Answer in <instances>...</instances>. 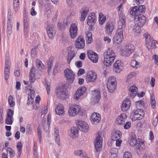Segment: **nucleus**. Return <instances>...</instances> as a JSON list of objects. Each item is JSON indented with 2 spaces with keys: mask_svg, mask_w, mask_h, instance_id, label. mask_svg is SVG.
Here are the masks:
<instances>
[{
  "mask_svg": "<svg viewBox=\"0 0 158 158\" xmlns=\"http://www.w3.org/2000/svg\"><path fill=\"white\" fill-rule=\"evenodd\" d=\"M129 144L132 146L135 147V150L138 154H139L143 150V147L144 146V142L142 139L137 140L135 135L128 141Z\"/></svg>",
  "mask_w": 158,
  "mask_h": 158,
  "instance_id": "1",
  "label": "nucleus"
},
{
  "mask_svg": "<svg viewBox=\"0 0 158 158\" xmlns=\"http://www.w3.org/2000/svg\"><path fill=\"white\" fill-rule=\"evenodd\" d=\"M116 85L115 77L114 76L110 77L107 82V87L108 91L110 93L113 92L116 89Z\"/></svg>",
  "mask_w": 158,
  "mask_h": 158,
  "instance_id": "2",
  "label": "nucleus"
},
{
  "mask_svg": "<svg viewBox=\"0 0 158 158\" xmlns=\"http://www.w3.org/2000/svg\"><path fill=\"white\" fill-rule=\"evenodd\" d=\"M123 38V28H119L116 31L115 35L113 39V41L114 43L119 44L122 42Z\"/></svg>",
  "mask_w": 158,
  "mask_h": 158,
  "instance_id": "3",
  "label": "nucleus"
},
{
  "mask_svg": "<svg viewBox=\"0 0 158 158\" xmlns=\"http://www.w3.org/2000/svg\"><path fill=\"white\" fill-rule=\"evenodd\" d=\"M145 7L143 5H141L139 7L135 6L131 8L130 11V14L132 16L136 15H142L141 13L144 12L145 11Z\"/></svg>",
  "mask_w": 158,
  "mask_h": 158,
  "instance_id": "4",
  "label": "nucleus"
},
{
  "mask_svg": "<svg viewBox=\"0 0 158 158\" xmlns=\"http://www.w3.org/2000/svg\"><path fill=\"white\" fill-rule=\"evenodd\" d=\"M64 73L67 81L69 83H73L75 79V76L73 71L69 69H67L64 70Z\"/></svg>",
  "mask_w": 158,
  "mask_h": 158,
  "instance_id": "5",
  "label": "nucleus"
},
{
  "mask_svg": "<svg viewBox=\"0 0 158 158\" xmlns=\"http://www.w3.org/2000/svg\"><path fill=\"white\" fill-rule=\"evenodd\" d=\"M101 132H98V135L96 136L94 143L95 148L97 151H99L101 149L102 140V138L101 136Z\"/></svg>",
  "mask_w": 158,
  "mask_h": 158,
  "instance_id": "6",
  "label": "nucleus"
},
{
  "mask_svg": "<svg viewBox=\"0 0 158 158\" xmlns=\"http://www.w3.org/2000/svg\"><path fill=\"white\" fill-rule=\"evenodd\" d=\"M132 114L133 115L132 119L134 120L142 119L144 114L143 110L141 109L134 110Z\"/></svg>",
  "mask_w": 158,
  "mask_h": 158,
  "instance_id": "7",
  "label": "nucleus"
},
{
  "mask_svg": "<svg viewBox=\"0 0 158 158\" xmlns=\"http://www.w3.org/2000/svg\"><path fill=\"white\" fill-rule=\"evenodd\" d=\"M134 16V20L135 22H138L137 23L141 27L145 23L147 19L146 17L143 15H132Z\"/></svg>",
  "mask_w": 158,
  "mask_h": 158,
  "instance_id": "8",
  "label": "nucleus"
},
{
  "mask_svg": "<svg viewBox=\"0 0 158 158\" xmlns=\"http://www.w3.org/2000/svg\"><path fill=\"white\" fill-rule=\"evenodd\" d=\"M134 47L133 45L131 44L126 45L123 52H122V55L125 57H128L133 52Z\"/></svg>",
  "mask_w": 158,
  "mask_h": 158,
  "instance_id": "9",
  "label": "nucleus"
},
{
  "mask_svg": "<svg viewBox=\"0 0 158 158\" xmlns=\"http://www.w3.org/2000/svg\"><path fill=\"white\" fill-rule=\"evenodd\" d=\"M105 28V31L107 34L109 35H111L114 29V23L111 21H108L106 24Z\"/></svg>",
  "mask_w": 158,
  "mask_h": 158,
  "instance_id": "10",
  "label": "nucleus"
},
{
  "mask_svg": "<svg viewBox=\"0 0 158 158\" xmlns=\"http://www.w3.org/2000/svg\"><path fill=\"white\" fill-rule=\"evenodd\" d=\"M80 111V106L77 105H74L69 107L68 113L70 116H74L78 114Z\"/></svg>",
  "mask_w": 158,
  "mask_h": 158,
  "instance_id": "11",
  "label": "nucleus"
},
{
  "mask_svg": "<svg viewBox=\"0 0 158 158\" xmlns=\"http://www.w3.org/2000/svg\"><path fill=\"white\" fill-rule=\"evenodd\" d=\"M75 44L76 48L78 49L83 48L85 46V40L82 36H79L76 39Z\"/></svg>",
  "mask_w": 158,
  "mask_h": 158,
  "instance_id": "12",
  "label": "nucleus"
},
{
  "mask_svg": "<svg viewBox=\"0 0 158 158\" xmlns=\"http://www.w3.org/2000/svg\"><path fill=\"white\" fill-rule=\"evenodd\" d=\"M14 110L9 109L7 111V116L5 120L6 123L7 124L11 125L13 123Z\"/></svg>",
  "mask_w": 158,
  "mask_h": 158,
  "instance_id": "13",
  "label": "nucleus"
},
{
  "mask_svg": "<svg viewBox=\"0 0 158 158\" xmlns=\"http://www.w3.org/2000/svg\"><path fill=\"white\" fill-rule=\"evenodd\" d=\"M77 28L75 23H72L71 24L69 29V32L70 35L72 38H75L77 34Z\"/></svg>",
  "mask_w": 158,
  "mask_h": 158,
  "instance_id": "14",
  "label": "nucleus"
},
{
  "mask_svg": "<svg viewBox=\"0 0 158 158\" xmlns=\"http://www.w3.org/2000/svg\"><path fill=\"white\" fill-rule=\"evenodd\" d=\"M86 88L85 87H83L78 89L74 95V98L75 100H78L80 97L85 92Z\"/></svg>",
  "mask_w": 158,
  "mask_h": 158,
  "instance_id": "15",
  "label": "nucleus"
},
{
  "mask_svg": "<svg viewBox=\"0 0 158 158\" xmlns=\"http://www.w3.org/2000/svg\"><path fill=\"white\" fill-rule=\"evenodd\" d=\"M101 120V116L98 113H94L91 116L90 120L92 123L97 124Z\"/></svg>",
  "mask_w": 158,
  "mask_h": 158,
  "instance_id": "16",
  "label": "nucleus"
},
{
  "mask_svg": "<svg viewBox=\"0 0 158 158\" xmlns=\"http://www.w3.org/2000/svg\"><path fill=\"white\" fill-rule=\"evenodd\" d=\"M96 20L97 17L95 13H90L88 17L87 23L88 25L92 26L94 25Z\"/></svg>",
  "mask_w": 158,
  "mask_h": 158,
  "instance_id": "17",
  "label": "nucleus"
},
{
  "mask_svg": "<svg viewBox=\"0 0 158 158\" xmlns=\"http://www.w3.org/2000/svg\"><path fill=\"white\" fill-rule=\"evenodd\" d=\"M77 127L80 131L87 132L88 131L89 126L88 125L83 121H79L77 124Z\"/></svg>",
  "mask_w": 158,
  "mask_h": 158,
  "instance_id": "18",
  "label": "nucleus"
},
{
  "mask_svg": "<svg viewBox=\"0 0 158 158\" xmlns=\"http://www.w3.org/2000/svg\"><path fill=\"white\" fill-rule=\"evenodd\" d=\"M56 94L58 98L61 100L66 98L67 95L66 91L62 88H59L56 90Z\"/></svg>",
  "mask_w": 158,
  "mask_h": 158,
  "instance_id": "19",
  "label": "nucleus"
},
{
  "mask_svg": "<svg viewBox=\"0 0 158 158\" xmlns=\"http://www.w3.org/2000/svg\"><path fill=\"white\" fill-rule=\"evenodd\" d=\"M127 115L125 113L121 114L116 119V123L119 125H122L124 124L126 120Z\"/></svg>",
  "mask_w": 158,
  "mask_h": 158,
  "instance_id": "20",
  "label": "nucleus"
},
{
  "mask_svg": "<svg viewBox=\"0 0 158 158\" xmlns=\"http://www.w3.org/2000/svg\"><path fill=\"white\" fill-rule=\"evenodd\" d=\"M97 77V75L95 72L89 71L87 73L86 80L89 82H93L96 80Z\"/></svg>",
  "mask_w": 158,
  "mask_h": 158,
  "instance_id": "21",
  "label": "nucleus"
},
{
  "mask_svg": "<svg viewBox=\"0 0 158 158\" xmlns=\"http://www.w3.org/2000/svg\"><path fill=\"white\" fill-rule=\"evenodd\" d=\"M123 68V64L120 60H117L114 64L113 69L116 73H119Z\"/></svg>",
  "mask_w": 158,
  "mask_h": 158,
  "instance_id": "22",
  "label": "nucleus"
},
{
  "mask_svg": "<svg viewBox=\"0 0 158 158\" xmlns=\"http://www.w3.org/2000/svg\"><path fill=\"white\" fill-rule=\"evenodd\" d=\"M131 102L130 100L128 98H126L123 101L121 106V109L123 111H126L129 109L131 106Z\"/></svg>",
  "mask_w": 158,
  "mask_h": 158,
  "instance_id": "23",
  "label": "nucleus"
},
{
  "mask_svg": "<svg viewBox=\"0 0 158 158\" xmlns=\"http://www.w3.org/2000/svg\"><path fill=\"white\" fill-rule=\"evenodd\" d=\"M104 59H111V58L112 59H114L115 56V55L111 48H108L107 52L106 53H104Z\"/></svg>",
  "mask_w": 158,
  "mask_h": 158,
  "instance_id": "24",
  "label": "nucleus"
},
{
  "mask_svg": "<svg viewBox=\"0 0 158 158\" xmlns=\"http://www.w3.org/2000/svg\"><path fill=\"white\" fill-rule=\"evenodd\" d=\"M47 31L49 37L52 38L55 35L56 33L53 27L51 24L48 25L47 27Z\"/></svg>",
  "mask_w": 158,
  "mask_h": 158,
  "instance_id": "25",
  "label": "nucleus"
},
{
  "mask_svg": "<svg viewBox=\"0 0 158 158\" xmlns=\"http://www.w3.org/2000/svg\"><path fill=\"white\" fill-rule=\"evenodd\" d=\"M55 111L56 113L59 115H64V107L63 105L59 103L55 109Z\"/></svg>",
  "mask_w": 158,
  "mask_h": 158,
  "instance_id": "26",
  "label": "nucleus"
},
{
  "mask_svg": "<svg viewBox=\"0 0 158 158\" xmlns=\"http://www.w3.org/2000/svg\"><path fill=\"white\" fill-rule=\"evenodd\" d=\"M87 55L89 59H98V54L91 50L87 51Z\"/></svg>",
  "mask_w": 158,
  "mask_h": 158,
  "instance_id": "27",
  "label": "nucleus"
},
{
  "mask_svg": "<svg viewBox=\"0 0 158 158\" xmlns=\"http://www.w3.org/2000/svg\"><path fill=\"white\" fill-rule=\"evenodd\" d=\"M137 91V87L134 85L131 86L129 89V93L132 98H134L136 95Z\"/></svg>",
  "mask_w": 158,
  "mask_h": 158,
  "instance_id": "28",
  "label": "nucleus"
},
{
  "mask_svg": "<svg viewBox=\"0 0 158 158\" xmlns=\"http://www.w3.org/2000/svg\"><path fill=\"white\" fill-rule=\"evenodd\" d=\"M36 70L34 66H32L30 70V82L33 83L35 79V71Z\"/></svg>",
  "mask_w": 158,
  "mask_h": 158,
  "instance_id": "29",
  "label": "nucleus"
},
{
  "mask_svg": "<svg viewBox=\"0 0 158 158\" xmlns=\"http://www.w3.org/2000/svg\"><path fill=\"white\" fill-rule=\"evenodd\" d=\"M121 135L122 133L119 131L114 132L112 134L111 139L112 140L115 141L116 140L120 139Z\"/></svg>",
  "mask_w": 158,
  "mask_h": 158,
  "instance_id": "30",
  "label": "nucleus"
},
{
  "mask_svg": "<svg viewBox=\"0 0 158 158\" xmlns=\"http://www.w3.org/2000/svg\"><path fill=\"white\" fill-rule=\"evenodd\" d=\"M68 50L69 52L68 53L67 59H73L76 57V54L74 50L72 49L71 46L68 47Z\"/></svg>",
  "mask_w": 158,
  "mask_h": 158,
  "instance_id": "31",
  "label": "nucleus"
},
{
  "mask_svg": "<svg viewBox=\"0 0 158 158\" xmlns=\"http://www.w3.org/2000/svg\"><path fill=\"white\" fill-rule=\"evenodd\" d=\"M123 13H121L119 15V24L122 26L121 27L125 28L126 27V19Z\"/></svg>",
  "mask_w": 158,
  "mask_h": 158,
  "instance_id": "32",
  "label": "nucleus"
},
{
  "mask_svg": "<svg viewBox=\"0 0 158 158\" xmlns=\"http://www.w3.org/2000/svg\"><path fill=\"white\" fill-rule=\"evenodd\" d=\"M23 147V144L21 142H18L16 145V148L18 150L17 156V158H19L20 155L22 152V148Z\"/></svg>",
  "mask_w": 158,
  "mask_h": 158,
  "instance_id": "33",
  "label": "nucleus"
},
{
  "mask_svg": "<svg viewBox=\"0 0 158 158\" xmlns=\"http://www.w3.org/2000/svg\"><path fill=\"white\" fill-rule=\"evenodd\" d=\"M88 10L86 9V10L84 9H82V10L81 11V17L80 18V19L81 21H84L86 16L87 15L88 12Z\"/></svg>",
  "mask_w": 158,
  "mask_h": 158,
  "instance_id": "34",
  "label": "nucleus"
},
{
  "mask_svg": "<svg viewBox=\"0 0 158 158\" xmlns=\"http://www.w3.org/2000/svg\"><path fill=\"white\" fill-rule=\"evenodd\" d=\"M28 18L27 16L25 15L24 16L23 22L24 26V31L25 32H27L28 28V27L29 23H28Z\"/></svg>",
  "mask_w": 158,
  "mask_h": 158,
  "instance_id": "35",
  "label": "nucleus"
},
{
  "mask_svg": "<svg viewBox=\"0 0 158 158\" xmlns=\"http://www.w3.org/2000/svg\"><path fill=\"white\" fill-rule=\"evenodd\" d=\"M71 134L70 136L74 138L76 137V135L78 133V131L77 128L74 127H72L71 128Z\"/></svg>",
  "mask_w": 158,
  "mask_h": 158,
  "instance_id": "36",
  "label": "nucleus"
},
{
  "mask_svg": "<svg viewBox=\"0 0 158 158\" xmlns=\"http://www.w3.org/2000/svg\"><path fill=\"white\" fill-rule=\"evenodd\" d=\"M13 24V22H7V33L8 35H10L12 33Z\"/></svg>",
  "mask_w": 158,
  "mask_h": 158,
  "instance_id": "37",
  "label": "nucleus"
},
{
  "mask_svg": "<svg viewBox=\"0 0 158 158\" xmlns=\"http://www.w3.org/2000/svg\"><path fill=\"white\" fill-rule=\"evenodd\" d=\"M36 66L38 69L40 71L42 72L44 68V66L40 60H36Z\"/></svg>",
  "mask_w": 158,
  "mask_h": 158,
  "instance_id": "38",
  "label": "nucleus"
},
{
  "mask_svg": "<svg viewBox=\"0 0 158 158\" xmlns=\"http://www.w3.org/2000/svg\"><path fill=\"white\" fill-rule=\"evenodd\" d=\"M106 17L104 16L102 13H100L99 14V24L101 25H103L105 22L106 21Z\"/></svg>",
  "mask_w": 158,
  "mask_h": 158,
  "instance_id": "39",
  "label": "nucleus"
},
{
  "mask_svg": "<svg viewBox=\"0 0 158 158\" xmlns=\"http://www.w3.org/2000/svg\"><path fill=\"white\" fill-rule=\"evenodd\" d=\"M142 27L140 26L139 24L136 23L133 27V31L135 33V34H136L139 33L141 31V27Z\"/></svg>",
  "mask_w": 158,
  "mask_h": 158,
  "instance_id": "40",
  "label": "nucleus"
},
{
  "mask_svg": "<svg viewBox=\"0 0 158 158\" xmlns=\"http://www.w3.org/2000/svg\"><path fill=\"white\" fill-rule=\"evenodd\" d=\"M150 103L152 108L154 109L156 106V102L154 94H151L150 97Z\"/></svg>",
  "mask_w": 158,
  "mask_h": 158,
  "instance_id": "41",
  "label": "nucleus"
},
{
  "mask_svg": "<svg viewBox=\"0 0 158 158\" xmlns=\"http://www.w3.org/2000/svg\"><path fill=\"white\" fill-rule=\"evenodd\" d=\"M131 64L132 67L136 69L140 66V63L137 61L136 60H132L131 62Z\"/></svg>",
  "mask_w": 158,
  "mask_h": 158,
  "instance_id": "42",
  "label": "nucleus"
},
{
  "mask_svg": "<svg viewBox=\"0 0 158 158\" xmlns=\"http://www.w3.org/2000/svg\"><path fill=\"white\" fill-rule=\"evenodd\" d=\"M10 68H4V78L6 80H7L9 78L10 73Z\"/></svg>",
  "mask_w": 158,
  "mask_h": 158,
  "instance_id": "43",
  "label": "nucleus"
},
{
  "mask_svg": "<svg viewBox=\"0 0 158 158\" xmlns=\"http://www.w3.org/2000/svg\"><path fill=\"white\" fill-rule=\"evenodd\" d=\"M136 73L134 72L129 73L127 77L126 81L129 83H131V79L135 75Z\"/></svg>",
  "mask_w": 158,
  "mask_h": 158,
  "instance_id": "44",
  "label": "nucleus"
},
{
  "mask_svg": "<svg viewBox=\"0 0 158 158\" xmlns=\"http://www.w3.org/2000/svg\"><path fill=\"white\" fill-rule=\"evenodd\" d=\"M38 45L34 46L31 50V56L33 58H35V56H36V51L38 49Z\"/></svg>",
  "mask_w": 158,
  "mask_h": 158,
  "instance_id": "45",
  "label": "nucleus"
},
{
  "mask_svg": "<svg viewBox=\"0 0 158 158\" xmlns=\"http://www.w3.org/2000/svg\"><path fill=\"white\" fill-rule=\"evenodd\" d=\"M151 43L149 44H148V45H147V48L148 49L151 48L153 49L156 48V41L154 40H152L151 42Z\"/></svg>",
  "mask_w": 158,
  "mask_h": 158,
  "instance_id": "46",
  "label": "nucleus"
},
{
  "mask_svg": "<svg viewBox=\"0 0 158 158\" xmlns=\"http://www.w3.org/2000/svg\"><path fill=\"white\" fill-rule=\"evenodd\" d=\"M13 97L12 95H10L8 97V102L10 107H13L15 105V103L13 100Z\"/></svg>",
  "mask_w": 158,
  "mask_h": 158,
  "instance_id": "47",
  "label": "nucleus"
},
{
  "mask_svg": "<svg viewBox=\"0 0 158 158\" xmlns=\"http://www.w3.org/2000/svg\"><path fill=\"white\" fill-rule=\"evenodd\" d=\"M7 152L10 155V157L12 158L15 155V153L14 151L10 148H8L7 149Z\"/></svg>",
  "mask_w": 158,
  "mask_h": 158,
  "instance_id": "48",
  "label": "nucleus"
},
{
  "mask_svg": "<svg viewBox=\"0 0 158 158\" xmlns=\"http://www.w3.org/2000/svg\"><path fill=\"white\" fill-rule=\"evenodd\" d=\"M144 35L146 41V44L147 46L148 44H150L151 43L150 42L152 41V39L150 35L145 34Z\"/></svg>",
  "mask_w": 158,
  "mask_h": 158,
  "instance_id": "49",
  "label": "nucleus"
},
{
  "mask_svg": "<svg viewBox=\"0 0 158 158\" xmlns=\"http://www.w3.org/2000/svg\"><path fill=\"white\" fill-rule=\"evenodd\" d=\"M104 60L103 63L104 65L107 67L110 66L114 62V60Z\"/></svg>",
  "mask_w": 158,
  "mask_h": 158,
  "instance_id": "50",
  "label": "nucleus"
},
{
  "mask_svg": "<svg viewBox=\"0 0 158 158\" xmlns=\"http://www.w3.org/2000/svg\"><path fill=\"white\" fill-rule=\"evenodd\" d=\"M95 96L94 98H95V101L96 102H98L101 98V94L99 91H97L95 93Z\"/></svg>",
  "mask_w": 158,
  "mask_h": 158,
  "instance_id": "51",
  "label": "nucleus"
},
{
  "mask_svg": "<svg viewBox=\"0 0 158 158\" xmlns=\"http://www.w3.org/2000/svg\"><path fill=\"white\" fill-rule=\"evenodd\" d=\"M74 155L76 156H79L80 157H83V153L81 150H77L75 151Z\"/></svg>",
  "mask_w": 158,
  "mask_h": 158,
  "instance_id": "52",
  "label": "nucleus"
},
{
  "mask_svg": "<svg viewBox=\"0 0 158 158\" xmlns=\"http://www.w3.org/2000/svg\"><path fill=\"white\" fill-rule=\"evenodd\" d=\"M37 131L39 141H41V128L40 126H39L38 127Z\"/></svg>",
  "mask_w": 158,
  "mask_h": 158,
  "instance_id": "53",
  "label": "nucleus"
},
{
  "mask_svg": "<svg viewBox=\"0 0 158 158\" xmlns=\"http://www.w3.org/2000/svg\"><path fill=\"white\" fill-rule=\"evenodd\" d=\"M33 97L31 95H28L27 104L28 105L31 104L34 102Z\"/></svg>",
  "mask_w": 158,
  "mask_h": 158,
  "instance_id": "54",
  "label": "nucleus"
},
{
  "mask_svg": "<svg viewBox=\"0 0 158 158\" xmlns=\"http://www.w3.org/2000/svg\"><path fill=\"white\" fill-rule=\"evenodd\" d=\"M123 158H132V156L130 152H126L124 154Z\"/></svg>",
  "mask_w": 158,
  "mask_h": 158,
  "instance_id": "55",
  "label": "nucleus"
},
{
  "mask_svg": "<svg viewBox=\"0 0 158 158\" xmlns=\"http://www.w3.org/2000/svg\"><path fill=\"white\" fill-rule=\"evenodd\" d=\"M144 101H138L136 102L135 105L136 107H141L144 105Z\"/></svg>",
  "mask_w": 158,
  "mask_h": 158,
  "instance_id": "56",
  "label": "nucleus"
},
{
  "mask_svg": "<svg viewBox=\"0 0 158 158\" xmlns=\"http://www.w3.org/2000/svg\"><path fill=\"white\" fill-rule=\"evenodd\" d=\"M13 17V13L11 12H10L8 14V20L7 22H12V18Z\"/></svg>",
  "mask_w": 158,
  "mask_h": 158,
  "instance_id": "57",
  "label": "nucleus"
},
{
  "mask_svg": "<svg viewBox=\"0 0 158 158\" xmlns=\"http://www.w3.org/2000/svg\"><path fill=\"white\" fill-rule=\"evenodd\" d=\"M87 36L88 38V40H89L90 42H89V43H90L91 42L92 39V33L90 32H88L87 34Z\"/></svg>",
  "mask_w": 158,
  "mask_h": 158,
  "instance_id": "58",
  "label": "nucleus"
},
{
  "mask_svg": "<svg viewBox=\"0 0 158 158\" xmlns=\"http://www.w3.org/2000/svg\"><path fill=\"white\" fill-rule=\"evenodd\" d=\"M131 125V123L130 122H126V123L124 125V129H127L129 128Z\"/></svg>",
  "mask_w": 158,
  "mask_h": 158,
  "instance_id": "59",
  "label": "nucleus"
},
{
  "mask_svg": "<svg viewBox=\"0 0 158 158\" xmlns=\"http://www.w3.org/2000/svg\"><path fill=\"white\" fill-rule=\"evenodd\" d=\"M19 3H14V9L15 12L18 11L19 8Z\"/></svg>",
  "mask_w": 158,
  "mask_h": 158,
  "instance_id": "60",
  "label": "nucleus"
},
{
  "mask_svg": "<svg viewBox=\"0 0 158 158\" xmlns=\"http://www.w3.org/2000/svg\"><path fill=\"white\" fill-rule=\"evenodd\" d=\"M158 121V115L156 117V118L153 120V124L154 127H156Z\"/></svg>",
  "mask_w": 158,
  "mask_h": 158,
  "instance_id": "61",
  "label": "nucleus"
},
{
  "mask_svg": "<svg viewBox=\"0 0 158 158\" xmlns=\"http://www.w3.org/2000/svg\"><path fill=\"white\" fill-rule=\"evenodd\" d=\"M85 73V70L83 69H80L78 71L77 75L78 76L83 74Z\"/></svg>",
  "mask_w": 158,
  "mask_h": 158,
  "instance_id": "62",
  "label": "nucleus"
},
{
  "mask_svg": "<svg viewBox=\"0 0 158 158\" xmlns=\"http://www.w3.org/2000/svg\"><path fill=\"white\" fill-rule=\"evenodd\" d=\"M14 75L16 77H19L20 74V71L19 69L15 70L14 72Z\"/></svg>",
  "mask_w": 158,
  "mask_h": 158,
  "instance_id": "63",
  "label": "nucleus"
},
{
  "mask_svg": "<svg viewBox=\"0 0 158 158\" xmlns=\"http://www.w3.org/2000/svg\"><path fill=\"white\" fill-rule=\"evenodd\" d=\"M10 63L9 61L8 60H6V61L5 63V66L4 68H10Z\"/></svg>",
  "mask_w": 158,
  "mask_h": 158,
  "instance_id": "64",
  "label": "nucleus"
}]
</instances>
